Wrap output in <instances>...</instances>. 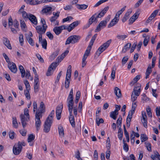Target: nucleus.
Wrapping results in <instances>:
<instances>
[{
    "label": "nucleus",
    "mask_w": 160,
    "mask_h": 160,
    "mask_svg": "<svg viewBox=\"0 0 160 160\" xmlns=\"http://www.w3.org/2000/svg\"><path fill=\"white\" fill-rule=\"evenodd\" d=\"M28 19H29L32 24L35 25H36L37 24V19L36 17L34 15L31 14L29 16Z\"/></svg>",
    "instance_id": "obj_18"
},
{
    "label": "nucleus",
    "mask_w": 160,
    "mask_h": 160,
    "mask_svg": "<svg viewBox=\"0 0 160 160\" xmlns=\"http://www.w3.org/2000/svg\"><path fill=\"white\" fill-rule=\"evenodd\" d=\"M12 125L15 128H18V123L16 118L15 117H13L12 118Z\"/></svg>",
    "instance_id": "obj_41"
},
{
    "label": "nucleus",
    "mask_w": 160,
    "mask_h": 160,
    "mask_svg": "<svg viewBox=\"0 0 160 160\" xmlns=\"http://www.w3.org/2000/svg\"><path fill=\"white\" fill-rule=\"evenodd\" d=\"M19 41L21 46H22L24 41L23 36L22 34H20L19 37Z\"/></svg>",
    "instance_id": "obj_55"
},
{
    "label": "nucleus",
    "mask_w": 160,
    "mask_h": 160,
    "mask_svg": "<svg viewBox=\"0 0 160 160\" xmlns=\"http://www.w3.org/2000/svg\"><path fill=\"white\" fill-rule=\"evenodd\" d=\"M42 48L44 49H46L47 45V43L46 39H43L42 41L41 42Z\"/></svg>",
    "instance_id": "obj_46"
},
{
    "label": "nucleus",
    "mask_w": 160,
    "mask_h": 160,
    "mask_svg": "<svg viewBox=\"0 0 160 160\" xmlns=\"http://www.w3.org/2000/svg\"><path fill=\"white\" fill-rule=\"evenodd\" d=\"M76 6L78 9L79 10L85 9H86L88 7V5L85 4H76Z\"/></svg>",
    "instance_id": "obj_32"
},
{
    "label": "nucleus",
    "mask_w": 160,
    "mask_h": 160,
    "mask_svg": "<svg viewBox=\"0 0 160 160\" xmlns=\"http://www.w3.org/2000/svg\"><path fill=\"white\" fill-rule=\"evenodd\" d=\"M15 134V133L13 131H10L9 133V138L11 139H13Z\"/></svg>",
    "instance_id": "obj_56"
},
{
    "label": "nucleus",
    "mask_w": 160,
    "mask_h": 160,
    "mask_svg": "<svg viewBox=\"0 0 160 160\" xmlns=\"http://www.w3.org/2000/svg\"><path fill=\"white\" fill-rule=\"evenodd\" d=\"M20 118L22 127L23 128H24L27 124L26 122L28 121L29 118L28 117V118H25L24 115L22 114L20 115Z\"/></svg>",
    "instance_id": "obj_14"
},
{
    "label": "nucleus",
    "mask_w": 160,
    "mask_h": 160,
    "mask_svg": "<svg viewBox=\"0 0 160 160\" xmlns=\"http://www.w3.org/2000/svg\"><path fill=\"white\" fill-rule=\"evenodd\" d=\"M97 18L96 17V13H95L89 19L88 22L89 23V24H91L94 22H98Z\"/></svg>",
    "instance_id": "obj_22"
},
{
    "label": "nucleus",
    "mask_w": 160,
    "mask_h": 160,
    "mask_svg": "<svg viewBox=\"0 0 160 160\" xmlns=\"http://www.w3.org/2000/svg\"><path fill=\"white\" fill-rule=\"evenodd\" d=\"M123 142L124 144L123 145V149L126 152H127L129 150V147L128 145L126 142V141L123 139Z\"/></svg>",
    "instance_id": "obj_47"
},
{
    "label": "nucleus",
    "mask_w": 160,
    "mask_h": 160,
    "mask_svg": "<svg viewBox=\"0 0 160 160\" xmlns=\"http://www.w3.org/2000/svg\"><path fill=\"white\" fill-rule=\"evenodd\" d=\"M128 58L127 56L124 57L122 60V64L123 65H124L126 63L128 60Z\"/></svg>",
    "instance_id": "obj_63"
},
{
    "label": "nucleus",
    "mask_w": 160,
    "mask_h": 160,
    "mask_svg": "<svg viewBox=\"0 0 160 160\" xmlns=\"http://www.w3.org/2000/svg\"><path fill=\"white\" fill-rule=\"evenodd\" d=\"M132 11L130 10H128L125 13L124 17L122 19V21L123 22H125L128 20L129 17V15L131 13Z\"/></svg>",
    "instance_id": "obj_24"
},
{
    "label": "nucleus",
    "mask_w": 160,
    "mask_h": 160,
    "mask_svg": "<svg viewBox=\"0 0 160 160\" xmlns=\"http://www.w3.org/2000/svg\"><path fill=\"white\" fill-rule=\"evenodd\" d=\"M142 122L143 123L144 127L145 128H147V115L145 112H142Z\"/></svg>",
    "instance_id": "obj_16"
},
{
    "label": "nucleus",
    "mask_w": 160,
    "mask_h": 160,
    "mask_svg": "<svg viewBox=\"0 0 160 160\" xmlns=\"http://www.w3.org/2000/svg\"><path fill=\"white\" fill-rule=\"evenodd\" d=\"M141 85L140 84H137L136 86H135L133 89L132 93L136 96H139L141 92Z\"/></svg>",
    "instance_id": "obj_9"
},
{
    "label": "nucleus",
    "mask_w": 160,
    "mask_h": 160,
    "mask_svg": "<svg viewBox=\"0 0 160 160\" xmlns=\"http://www.w3.org/2000/svg\"><path fill=\"white\" fill-rule=\"evenodd\" d=\"M151 69V68L150 66H149L147 68L146 72V79H147L149 78V75L152 72Z\"/></svg>",
    "instance_id": "obj_38"
},
{
    "label": "nucleus",
    "mask_w": 160,
    "mask_h": 160,
    "mask_svg": "<svg viewBox=\"0 0 160 160\" xmlns=\"http://www.w3.org/2000/svg\"><path fill=\"white\" fill-rule=\"evenodd\" d=\"M72 110L73 109H71V110H68L69 112V120L72 126L73 127H74L75 126V123L74 118L72 114Z\"/></svg>",
    "instance_id": "obj_15"
},
{
    "label": "nucleus",
    "mask_w": 160,
    "mask_h": 160,
    "mask_svg": "<svg viewBox=\"0 0 160 160\" xmlns=\"http://www.w3.org/2000/svg\"><path fill=\"white\" fill-rule=\"evenodd\" d=\"M146 111L147 112V113L148 116L150 117H152V113L151 112V108L148 107L146 108Z\"/></svg>",
    "instance_id": "obj_54"
},
{
    "label": "nucleus",
    "mask_w": 160,
    "mask_h": 160,
    "mask_svg": "<svg viewBox=\"0 0 160 160\" xmlns=\"http://www.w3.org/2000/svg\"><path fill=\"white\" fill-rule=\"evenodd\" d=\"M3 56L5 59L6 62L8 63H9V62H11L10 61V59L8 56L7 55V54L5 53H3Z\"/></svg>",
    "instance_id": "obj_62"
},
{
    "label": "nucleus",
    "mask_w": 160,
    "mask_h": 160,
    "mask_svg": "<svg viewBox=\"0 0 160 160\" xmlns=\"http://www.w3.org/2000/svg\"><path fill=\"white\" fill-rule=\"evenodd\" d=\"M70 84V80L68 78H66L65 82V87L66 88H69Z\"/></svg>",
    "instance_id": "obj_61"
},
{
    "label": "nucleus",
    "mask_w": 160,
    "mask_h": 160,
    "mask_svg": "<svg viewBox=\"0 0 160 160\" xmlns=\"http://www.w3.org/2000/svg\"><path fill=\"white\" fill-rule=\"evenodd\" d=\"M114 93L118 98H120L122 94L120 90L118 87H115L114 89Z\"/></svg>",
    "instance_id": "obj_27"
},
{
    "label": "nucleus",
    "mask_w": 160,
    "mask_h": 160,
    "mask_svg": "<svg viewBox=\"0 0 160 160\" xmlns=\"http://www.w3.org/2000/svg\"><path fill=\"white\" fill-rule=\"evenodd\" d=\"M19 68L21 73V77L22 78L24 77L25 75V71L24 68L22 65H20Z\"/></svg>",
    "instance_id": "obj_33"
},
{
    "label": "nucleus",
    "mask_w": 160,
    "mask_h": 160,
    "mask_svg": "<svg viewBox=\"0 0 160 160\" xmlns=\"http://www.w3.org/2000/svg\"><path fill=\"white\" fill-rule=\"evenodd\" d=\"M22 150V148L17 144L15 145L13 147V152L15 155H18L21 152Z\"/></svg>",
    "instance_id": "obj_13"
},
{
    "label": "nucleus",
    "mask_w": 160,
    "mask_h": 160,
    "mask_svg": "<svg viewBox=\"0 0 160 160\" xmlns=\"http://www.w3.org/2000/svg\"><path fill=\"white\" fill-rule=\"evenodd\" d=\"M155 155H152L151 158L153 160H160V155L158 152L156 151Z\"/></svg>",
    "instance_id": "obj_29"
},
{
    "label": "nucleus",
    "mask_w": 160,
    "mask_h": 160,
    "mask_svg": "<svg viewBox=\"0 0 160 160\" xmlns=\"http://www.w3.org/2000/svg\"><path fill=\"white\" fill-rule=\"evenodd\" d=\"M111 42V40L110 39L104 43L98 48V50L96 52V54H97L98 56H99L101 53L103 52L109 47Z\"/></svg>",
    "instance_id": "obj_1"
},
{
    "label": "nucleus",
    "mask_w": 160,
    "mask_h": 160,
    "mask_svg": "<svg viewBox=\"0 0 160 160\" xmlns=\"http://www.w3.org/2000/svg\"><path fill=\"white\" fill-rule=\"evenodd\" d=\"M59 51L58 50L54 52L50 56L49 59L52 61L54 60L58 54Z\"/></svg>",
    "instance_id": "obj_25"
},
{
    "label": "nucleus",
    "mask_w": 160,
    "mask_h": 160,
    "mask_svg": "<svg viewBox=\"0 0 160 160\" xmlns=\"http://www.w3.org/2000/svg\"><path fill=\"white\" fill-rule=\"evenodd\" d=\"M68 52V51H66L65 52L62 54L60 56H58L57 59V63L58 64V63L60 62L61 61H62L65 57L66 56V54H67Z\"/></svg>",
    "instance_id": "obj_23"
},
{
    "label": "nucleus",
    "mask_w": 160,
    "mask_h": 160,
    "mask_svg": "<svg viewBox=\"0 0 160 160\" xmlns=\"http://www.w3.org/2000/svg\"><path fill=\"white\" fill-rule=\"evenodd\" d=\"M124 134H125L126 139L127 140V142H129V135L128 132L127 131L126 129L124 128Z\"/></svg>",
    "instance_id": "obj_52"
},
{
    "label": "nucleus",
    "mask_w": 160,
    "mask_h": 160,
    "mask_svg": "<svg viewBox=\"0 0 160 160\" xmlns=\"http://www.w3.org/2000/svg\"><path fill=\"white\" fill-rule=\"evenodd\" d=\"M30 14H31V13H28L25 11H22V17L25 20H26L28 19V18L29 17V16Z\"/></svg>",
    "instance_id": "obj_34"
},
{
    "label": "nucleus",
    "mask_w": 160,
    "mask_h": 160,
    "mask_svg": "<svg viewBox=\"0 0 160 160\" xmlns=\"http://www.w3.org/2000/svg\"><path fill=\"white\" fill-rule=\"evenodd\" d=\"M97 36V34H95L92 37V39L90 41V44H91V45H93V44L94 42V41L96 39V38Z\"/></svg>",
    "instance_id": "obj_51"
},
{
    "label": "nucleus",
    "mask_w": 160,
    "mask_h": 160,
    "mask_svg": "<svg viewBox=\"0 0 160 160\" xmlns=\"http://www.w3.org/2000/svg\"><path fill=\"white\" fill-rule=\"evenodd\" d=\"M108 9L109 7L107 6L105 7L103 9L98 15L96 14V17L97 18L102 17L106 13V12L108 10Z\"/></svg>",
    "instance_id": "obj_21"
},
{
    "label": "nucleus",
    "mask_w": 160,
    "mask_h": 160,
    "mask_svg": "<svg viewBox=\"0 0 160 160\" xmlns=\"http://www.w3.org/2000/svg\"><path fill=\"white\" fill-rule=\"evenodd\" d=\"M58 65V64L56 62H53L50 65L46 73L48 76L52 75L56 67Z\"/></svg>",
    "instance_id": "obj_6"
},
{
    "label": "nucleus",
    "mask_w": 160,
    "mask_h": 160,
    "mask_svg": "<svg viewBox=\"0 0 160 160\" xmlns=\"http://www.w3.org/2000/svg\"><path fill=\"white\" fill-rule=\"evenodd\" d=\"M140 138L141 142H142L147 141L148 139V138L147 135L144 134H141V135Z\"/></svg>",
    "instance_id": "obj_44"
},
{
    "label": "nucleus",
    "mask_w": 160,
    "mask_h": 160,
    "mask_svg": "<svg viewBox=\"0 0 160 160\" xmlns=\"http://www.w3.org/2000/svg\"><path fill=\"white\" fill-rule=\"evenodd\" d=\"M140 75H137L133 78V80L130 82V85L131 86L133 85L138 80H139L140 79Z\"/></svg>",
    "instance_id": "obj_30"
},
{
    "label": "nucleus",
    "mask_w": 160,
    "mask_h": 160,
    "mask_svg": "<svg viewBox=\"0 0 160 160\" xmlns=\"http://www.w3.org/2000/svg\"><path fill=\"white\" fill-rule=\"evenodd\" d=\"M52 121H48V120H46L44 124V131L46 133L49 132L50 130L51 127L52 123Z\"/></svg>",
    "instance_id": "obj_7"
},
{
    "label": "nucleus",
    "mask_w": 160,
    "mask_h": 160,
    "mask_svg": "<svg viewBox=\"0 0 160 160\" xmlns=\"http://www.w3.org/2000/svg\"><path fill=\"white\" fill-rule=\"evenodd\" d=\"M8 67L10 70L14 73H16L17 71V68L16 64L13 62H9L8 63Z\"/></svg>",
    "instance_id": "obj_12"
},
{
    "label": "nucleus",
    "mask_w": 160,
    "mask_h": 160,
    "mask_svg": "<svg viewBox=\"0 0 160 160\" xmlns=\"http://www.w3.org/2000/svg\"><path fill=\"white\" fill-rule=\"evenodd\" d=\"M107 18L105 20L102 21L100 22L95 30V32H98L100 31L101 29L104 28L106 26L107 21H108L110 19V16L107 17Z\"/></svg>",
    "instance_id": "obj_5"
},
{
    "label": "nucleus",
    "mask_w": 160,
    "mask_h": 160,
    "mask_svg": "<svg viewBox=\"0 0 160 160\" xmlns=\"http://www.w3.org/2000/svg\"><path fill=\"white\" fill-rule=\"evenodd\" d=\"M128 36L127 35H118L117 36V38L119 40H123L126 38Z\"/></svg>",
    "instance_id": "obj_49"
},
{
    "label": "nucleus",
    "mask_w": 160,
    "mask_h": 160,
    "mask_svg": "<svg viewBox=\"0 0 160 160\" xmlns=\"http://www.w3.org/2000/svg\"><path fill=\"white\" fill-rule=\"evenodd\" d=\"M108 0H100L97 2L94 6V7H96L100 5L102 3L107 1Z\"/></svg>",
    "instance_id": "obj_50"
},
{
    "label": "nucleus",
    "mask_w": 160,
    "mask_h": 160,
    "mask_svg": "<svg viewBox=\"0 0 160 160\" xmlns=\"http://www.w3.org/2000/svg\"><path fill=\"white\" fill-rule=\"evenodd\" d=\"M42 2L38 0H31L28 3L31 5H35L42 3Z\"/></svg>",
    "instance_id": "obj_37"
},
{
    "label": "nucleus",
    "mask_w": 160,
    "mask_h": 160,
    "mask_svg": "<svg viewBox=\"0 0 160 160\" xmlns=\"http://www.w3.org/2000/svg\"><path fill=\"white\" fill-rule=\"evenodd\" d=\"M63 108V105H62L60 106H58L57 108L56 113H61Z\"/></svg>",
    "instance_id": "obj_48"
},
{
    "label": "nucleus",
    "mask_w": 160,
    "mask_h": 160,
    "mask_svg": "<svg viewBox=\"0 0 160 160\" xmlns=\"http://www.w3.org/2000/svg\"><path fill=\"white\" fill-rule=\"evenodd\" d=\"M145 144H146V147L148 150L149 152H151L152 151L151 144L149 142H145Z\"/></svg>",
    "instance_id": "obj_59"
},
{
    "label": "nucleus",
    "mask_w": 160,
    "mask_h": 160,
    "mask_svg": "<svg viewBox=\"0 0 160 160\" xmlns=\"http://www.w3.org/2000/svg\"><path fill=\"white\" fill-rule=\"evenodd\" d=\"M47 27H42L41 26H38L36 28L37 33L39 34H43L45 33L47 29Z\"/></svg>",
    "instance_id": "obj_11"
},
{
    "label": "nucleus",
    "mask_w": 160,
    "mask_h": 160,
    "mask_svg": "<svg viewBox=\"0 0 160 160\" xmlns=\"http://www.w3.org/2000/svg\"><path fill=\"white\" fill-rule=\"evenodd\" d=\"M140 10H138L129 19V24L132 23L137 19L140 14Z\"/></svg>",
    "instance_id": "obj_10"
},
{
    "label": "nucleus",
    "mask_w": 160,
    "mask_h": 160,
    "mask_svg": "<svg viewBox=\"0 0 160 160\" xmlns=\"http://www.w3.org/2000/svg\"><path fill=\"white\" fill-rule=\"evenodd\" d=\"M118 112L117 110H115L114 111L111 112L110 116L114 120H116L117 116L118 114Z\"/></svg>",
    "instance_id": "obj_31"
},
{
    "label": "nucleus",
    "mask_w": 160,
    "mask_h": 160,
    "mask_svg": "<svg viewBox=\"0 0 160 160\" xmlns=\"http://www.w3.org/2000/svg\"><path fill=\"white\" fill-rule=\"evenodd\" d=\"M159 10H156L151 14L149 17L148 18L146 21L147 23H148L151 22L156 16Z\"/></svg>",
    "instance_id": "obj_17"
},
{
    "label": "nucleus",
    "mask_w": 160,
    "mask_h": 160,
    "mask_svg": "<svg viewBox=\"0 0 160 160\" xmlns=\"http://www.w3.org/2000/svg\"><path fill=\"white\" fill-rule=\"evenodd\" d=\"M52 8L50 7H48L43 8L42 10V12L43 13H49L51 11Z\"/></svg>",
    "instance_id": "obj_35"
},
{
    "label": "nucleus",
    "mask_w": 160,
    "mask_h": 160,
    "mask_svg": "<svg viewBox=\"0 0 160 160\" xmlns=\"http://www.w3.org/2000/svg\"><path fill=\"white\" fill-rule=\"evenodd\" d=\"M58 129L59 135L62 137H63L64 136V132L62 127L61 125H59Z\"/></svg>",
    "instance_id": "obj_36"
},
{
    "label": "nucleus",
    "mask_w": 160,
    "mask_h": 160,
    "mask_svg": "<svg viewBox=\"0 0 160 160\" xmlns=\"http://www.w3.org/2000/svg\"><path fill=\"white\" fill-rule=\"evenodd\" d=\"M54 114V110H52L51 112L49 114V116L48 117L46 120H48V121H50V120L52 121V118L53 117Z\"/></svg>",
    "instance_id": "obj_40"
},
{
    "label": "nucleus",
    "mask_w": 160,
    "mask_h": 160,
    "mask_svg": "<svg viewBox=\"0 0 160 160\" xmlns=\"http://www.w3.org/2000/svg\"><path fill=\"white\" fill-rule=\"evenodd\" d=\"M122 118L121 116H120L117 121V124L118 127H121Z\"/></svg>",
    "instance_id": "obj_43"
},
{
    "label": "nucleus",
    "mask_w": 160,
    "mask_h": 160,
    "mask_svg": "<svg viewBox=\"0 0 160 160\" xmlns=\"http://www.w3.org/2000/svg\"><path fill=\"white\" fill-rule=\"evenodd\" d=\"M3 42L5 46L9 49H11L12 47L9 41L7 38H3Z\"/></svg>",
    "instance_id": "obj_19"
},
{
    "label": "nucleus",
    "mask_w": 160,
    "mask_h": 160,
    "mask_svg": "<svg viewBox=\"0 0 160 160\" xmlns=\"http://www.w3.org/2000/svg\"><path fill=\"white\" fill-rule=\"evenodd\" d=\"M39 82H34V92L35 93L38 92V89L39 88Z\"/></svg>",
    "instance_id": "obj_39"
},
{
    "label": "nucleus",
    "mask_w": 160,
    "mask_h": 160,
    "mask_svg": "<svg viewBox=\"0 0 160 160\" xmlns=\"http://www.w3.org/2000/svg\"><path fill=\"white\" fill-rule=\"evenodd\" d=\"M73 19V18L72 16H68L66 18H64L63 19L62 22H66L69 21H71V20L72 19Z\"/></svg>",
    "instance_id": "obj_60"
},
{
    "label": "nucleus",
    "mask_w": 160,
    "mask_h": 160,
    "mask_svg": "<svg viewBox=\"0 0 160 160\" xmlns=\"http://www.w3.org/2000/svg\"><path fill=\"white\" fill-rule=\"evenodd\" d=\"M131 46V44L128 43L126 44L122 49V52L123 53H125L129 49Z\"/></svg>",
    "instance_id": "obj_28"
},
{
    "label": "nucleus",
    "mask_w": 160,
    "mask_h": 160,
    "mask_svg": "<svg viewBox=\"0 0 160 160\" xmlns=\"http://www.w3.org/2000/svg\"><path fill=\"white\" fill-rule=\"evenodd\" d=\"M35 138V136L33 134H30L29 135L28 138V142H31L33 141Z\"/></svg>",
    "instance_id": "obj_53"
},
{
    "label": "nucleus",
    "mask_w": 160,
    "mask_h": 160,
    "mask_svg": "<svg viewBox=\"0 0 160 160\" xmlns=\"http://www.w3.org/2000/svg\"><path fill=\"white\" fill-rule=\"evenodd\" d=\"M40 111L37 112H39L42 114V113L44 112L45 107V105L42 102H41L40 105Z\"/></svg>",
    "instance_id": "obj_26"
},
{
    "label": "nucleus",
    "mask_w": 160,
    "mask_h": 160,
    "mask_svg": "<svg viewBox=\"0 0 160 160\" xmlns=\"http://www.w3.org/2000/svg\"><path fill=\"white\" fill-rule=\"evenodd\" d=\"M73 7L71 5H67L64 7V9L65 10H70Z\"/></svg>",
    "instance_id": "obj_64"
},
{
    "label": "nucleus",
    "mask_w": 160,
    "mask_h": 160,
    "mask_svg": "<svg viewBox=\"0 0 160 160\" xmlns=\"http://www.w3.org/2000/svg\"><path fill=\"white\" fill-rule=\"evenodd\" d=\"M119 19L118 18V17H115L112 20L111 22L108 24V28H110L114 26L117 23Z\"/></svg>",
    "instance_id": "obj_20"
},
{
    "label": "nucleus",
    "mask_w": 160,
    "mask_h": 160,
    "mask_svg": "<svg viewBox=\"0 0 160 160\" xmlns=\"http://www.w3.org/2000/svg\"><path fill=\"white\" fill-rule=\"evenodd\" d=\"M65 25H62L58 27H55L53 29V31L57 35H59L62 31L63 30H65Z\"/></svg>",
    "instance_id": "obj_8"
},
{
    "label": "nucleus",
    "mask_w": 160,
    "mask_h": 160,
    "mask_svg": "<svg viewBox=\"0 0 160 160\" xmlns=\"http://www.w3.org/2000/svg\"><path fill=\"white\" fill-rule=\"evenodd\" d=\"M81 38V37L79 35H72L69 37L67 39L65 44H69L70 43L74 44L78 42Z\"/></svg>",
    "instance_id": "obj_2"
},
{
    "label": "nucleus",
    "mask_w": 160,
    "mask_h": 160,
    "mask_svg": "<svg viewBox=\"0 0 160 160\" xmlns=\"http://www.w3.org/2000/svg\"><path fill=\"white\" fill-rule=\"evenodd\" d=\"M126 8V6H125L122 8L120 10L117 12L116 14L115 17H118V19L119 20V17L120 15H121L123 12L125 10Z\"/></svg>",
    "instance_id": "obj_42"
},
{
    "label": "nucleus",
    "mask_w": 160,
    "mask_h": 160,
    "mask_svg": "<svg viewBox=\"0 0 160 160\" xmlns=\"http://www.w3.org/2000/svg\"><path fill=\"white\" fill-rule=\"evenodd\" d=\"M46 35L50 40H52L53 38V36L50 32H48L46 33Z\"/></svg>",
    "instance_id": "obj_57"
},
{
    "label": "nucleus",
    "mask_w": 160,
    "mask_h": 160,
    "mask_svg": "<svg viewBox=\"0 0 160 160\" xmlns=\"http://www.w3.org/2000/svg\"><path fill=\"white\" fill-rule=\"evenodd\" d=\"M73 89H71L69 94L67 98L68 107V110H71V109H73Z\"/></svg>",
    "instance_id": "obj_4"
},
{
    "label": "nucleus",
    "mask_w": 160,
    "mask_h": 160,
    "mask_svg": "<svg viewBox=\"0 0 160 160\" xmlns=\"http://www.w3.org/2000/svg\"><path fill=\"white\" fill-rule=\"evenodd\" d=\"M27 39L29 44L32 46L34 45L33 41L32 38L28 36L26 37Z\"/></svg>",
    "instance_id": "obj_45"
},
{
    "label": "nucleus",
    "mask_w": 160,
    "mask_h": 160,
    "mask_svg": "<svg viewBox=\"0 0 160 160\" xmlns=\"http://www.w3.org/2000/svg\"><path fill=\"white\" fill-rule=\"evenodd\" d=\"M42 114L39 112H37V111L35 114V127L37 131H38L40 128L41 124V122L40 120V118H42Z\"/></svg>",
    "instance_id": "obj_3"
},
{
    "label": "nucleus",
    "mask_w": 160,
    "mask_h": 160,
    "mask_svg": "<svg viewBox=\"0 0 160 160\" xmlns=\"http://www.w3.org/2000/svg\"><path fill=\"white\" fill-rule=\"evenodd\" d=\"M29 91L28 90L25 91V95L27 99L29 100L31 98L30 96L29 93Z\"/></svg>",
    "instance_id": "obj_58"
}]
</instances>
